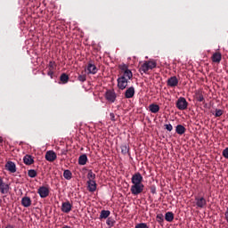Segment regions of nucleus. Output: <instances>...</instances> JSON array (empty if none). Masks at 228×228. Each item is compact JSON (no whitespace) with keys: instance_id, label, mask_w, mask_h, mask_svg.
<instances>
[{"instance_id":"1","label":"nucleus","mask_w":228,"mask_h":228,"mask_svg":"<svg viewBox=\"0 0 228 228\" xmlns=\"http://www.w3.org/2000/svg\"><path fill=\"white\" fill-rule=\"evenodd\" d=\"M158 63H156V61H146L141 66L142 72H144V74H147L149 70H152V69H156Z\"/></svg>"},{"instance_id":"2","label":"nucleus","mask_w":228,"mask_h":228,"mask_svg":"<svg viewBox=\"0 0 228 228\" xmlns=\"http://www.w3.org/2000/svg\"><path fill=\"white\" fill-rule=\"evenodd\" d=\"M143 188H145L143 183H134L131 186L130 191L132 195H140L143 192Z\"/></svg>"},{"instance_id":"3","label":"nucleus","mask_w":228,"mask_h":228,"mask_svg":"<svg viewBox=\"0 0 228 228\" xmlns=\"http://www.w3.org/2000/svg\"><path fill=\"white\" fill-rule=\"evenodd\" d=\"M176 108L181 111H183L184 110H188V102L186 101V98L180 97L176 101Z\"/></svg>"},{"instance_id":"4","label":"nucleus","mask_w":228,"mask_h":228,"mask_svg":"<svg viewBox=\"0 0 228 228\" xmlns=\"http://www.w3.org/2000/svg\"><path fill=\"white\" fill-rule=\"evenodd\" d=\"M0 193L6 195L10 193V184L5 183L3 178L0 176Z\"/></svg>"},{"instance_id":"5","label":"nucleus","mask_w":228,"mask_h":228,"mask_svg":"<svg viewBox=\"0 0 228 228\" xmlns=\"http://www.w3.org/2000/svg\"><path fill=\"white\" fill-rule=\"evenodd\" d=\"M127 83H129L127 78L119 77L118 78V88H119V90H126V88H127Z\"/></svg>"},{"instance_id":"6","label":"nucleus","mask_w":228,"mask_h":228,"mask_svg":"<svg viewBox=\"0 0 228 228\" xmlns=\"http://www.w3.org/2000/svg\"><path fill=\"white\" fill-rule=\"evenodd\" d=\"M105 97L109 102H115L117 100V94L113 90H108L105 94Z\"/></svg>"},{"instance_id":"7","label":"nucleus","mask_w":228,"mask_h":228,"mask_svg":"<svg viewBox=\"0 0 228 228\" xmlns=\"http://www.w3.org/2000/svg\"><path fill=\"white\" fill-rule=\"evenodd\" d=\"M143 183V176H142V174L140 173H135L132 176V183L133 184H142Z\"/></svg>"},{"instance_id":"8","label":"nucleus","mask_w":228,"mask_h":228,"mask_svg":"<svg viewBox=\"0 0 228 228\" xmlns=\"http://www.w3.org/2000/svg\"><path fill=\"white\" fill-rule=\"evenodd\" d=\"M167 86H170V88H175L177 85H179V79H177V77H170L167 81Z\"/></svg>"},{"instance_id":"9","label":"nucleus","mask_w":228,"mask_h":228,"mask_svg":"<svg viewBox=\"0 0 228 228\" xmlns=\"http://www.w3.org/2000/svg\"><path fill=\"white\" fill-rule=\"evenodd\" d=\"M37 193L39 194V197H41V199H45L49 197V188L45 186H41L39 187Z\"/></svg>"},{"instance_id":"10","label":"nucleus","mask_w":228,"mask_h":228,"mask_svg":"<svg viewBox=\"0 0 228 228\" xmlns=\"http://www.w3.org/2000/svg\"><path fill=\"white\" fill-rule=\"evenodd\" d=\"M195 200H196V206L198 208H200L201 209L206 208V206H208V201L206 200V199H204V197L199 198L198 196H196Z\"/></svg>"},{"instance_id":"11","label":"nucleus","mask_w":228,"mask_h":228,"mask_svg":"<svg viewBox=\"0 0 228 228\" xmlns=\"http://www.w3.org/2000/svg\"><path fill=\"white\" fill-rule=\"evenodd\" d=\"M5 170H8L11 174H15V172H17V166L15 165V162L8 161L5 164Z\"/></svg>"},{"instance_id":"12","label":"nucleus","mask_w":228,"mask_h":228,"mask_svg":"<svg viewBox=\"0 0 228 228\" xmlns=\"http://www.w3.org/2000/svg\"><path fill=\"white\" fill-rule=\"evenodd\" d=\"M57 156H56V152L53 151H48L45 153V159L46 161H50V163H53V161H54L56 159Z\"/></svg>"},{"instance_id":"13","label":"nucleus","mask_w":228,"mask_h":228,"mask_svg":"<svg viewBox=\"0 0 228 228\" xmlns=\"http://www.w3.org/2000/svg\"><path fill=\"white\" fill-rule=\"evenodd\" d=\"M61 211L62 213H69L72 211V204H70V201H65L62 203Z\"/></svg>"},{"instance_id":"14","label":"nucleus","mask_w":228,"mask_h":228,"mask_svg":"<svg viewBox=\"0 0 228 228\" xmlns=\"http://www.w3.org/2000/svg\"><path fill=\"white\" fill-rule=\"evenodd\" d=\"M126 99H133L134 97V87L131 86L125 92Z\"/></svg>"},{"instance_id":"15","label":"nucleus","mask_w":228,"mask_h":228,"mask_svg":"<svg viewBox=\"0 0 228 228\" xmlns=\"http://www.w3.org/2000/svg\"><path fill=\"white\" fill-rule=\"evenodd\" d=\"M23 162L25 165H33V163H35V159H33V156L31 155H25L23 157Z\"/></svg>"},{"instance_id":"16","label":"nucleus","mask_w":228,"mask_h":228,"mask_svg":"<svg viewBox=\"0 0 228 228\" xmlns=\"http://www.w3.org/2000/svg\"><path fill=\"white\" fill-rule=\"evenodd\" d=\"M21 206L23 208H29L31 206V198L25 196L21 199Z\"/></svg>"},{"instance_id":"17","label":"nucleus","mask_w":228,"mask_h":228,"mask_svg":"<svg viewBox=\"0 0 228 228\" xmlns=\"http://www.w3.org/2000/svg\"><path fill=\"white\" fill-rule=\"evenodd\" d=\"M212 61L214 63H220L222 61V53L220 52H216L212 55Z\"/></svg>"},{"instance_id":"18","label":"nucleus","mask_w":228,"mask_h":228,"mask_svg":"<svg viewBox=\"0 0 228 228\" xmlns=\"http://www.w3.org/2000/svg\"><path fill=\"white\" fill-rule=\"evenodd\" d=\"M88 191L94 192L97 190V183L95 181H87Z\"/></svg>"},{"instance_id":"19","label":"nucleus","mask_w":228,"mask_h":228,"mask_svg":"<svg viewBox=\"0 0 228 228\" xmlns=\"http://www.w3.org/2000/svg\"><path fill=\"white\" fill-rule=\"evenodd\" d=\"M121 77H125V79L129 81V79H133V72L131 69H126V71H123V73H121Z\"/></svg>"},{"instance_id":"20","label":"nucleus","mask_w":228,"mask_h":228,"mask_svg":"<svg viewBox=\"0 0 228 228\" xmlns=\"http://www.w3.org/2000/svg\"><path fill=\"white\" fill-rule=\"evenodd\" d=\"M110 215H111V212L110 210H102L100 213V220H106V218L110 217Z\"/></svg>"},{"instance_id":"21","label":"nucleus","mask_w":228,"mask_h":228,"mask_svg":"<svg viewBox=\"0 0 228 228\" xmlns=\"http://www.w3.org/2000/svg\"><path fill=\"white\" fill-rule=\"evenodd\" d=\"M87 70L89 74H97V67L94 64H92L91 62L87 65Z\"/></svg>"},{"instance_id":"22","label":"nucleus","mask_w":228,"mask_h":228,"mask_svg":"<svg viewBox=\"0 0 228 228\" xmlns=\"http://www.w3.org/2000/svg\"><path fill=\"white\" fill-rule=\"evenodd\" d=\"M149 110L151 113H159V105L151 103L149 105Z\"/></svg>"},{"instance_id":"23","label":"nucleus","mask_w":228,"mask_h":228,"mask_svg":"<svg viewBox=\"0 0 228 228\" xmlns=\"http://www.w3.org/2000/svg\"><path fill=\"white\" fill-rule=\"evenodd\" d=\"M88 161V157L86 156V154H83V155H80L79 158H78V165H86Z\"/></svg>"},{"instance_id":"24","label":"nucleus","mask_w":228,"mask_h":228,"mask_svg":"<svg viewBox=\"0 0 228 228\" xmlns=\"http://www.w3.org/2000/svg\"><path fill=\"white\" fill-rule=\"evenodd\" d=\"M175 133H177V134H184V133H186V128L183 125H177L175 127Z\"/></svg>"},{"instance_id":"25","label":"nucleus","mask_w":228,"mask_h":228,"mask_svg":"<svg viewBox=\"0 0 228 228\" xmlns=\"http://www.w3.org/2000/svg\"><path fill=\"white\" fill-rule=\"evenodd\" d=\"M196 101H198V102H203V104L206 103V99H204V94H202L201 92L196 93Z\"/></svg>"},{"instance_id":"26","label":"nucleus","mask_w":228,"mask_h":228,"mask_svg":"<svg viewBox=\"0 0 228 228\" xmlns=\"http://www.w3.org/2000/svg\"><path fill=\"white\" fill-rule=\"evenodd\" d=\"M63 177L67 181H70V179H72V172H70V170H69V169L64 170Z\"/></svg>"},{"instance_id":"27","label":"nucleus","mask_w":228,"mask_h":228,"mask_svg":"<svg viewBox=\"0 0 228 228\" xmlns=\"http://www.w3.org/2000/svg\"><path fill=\"white\" fill-rule=\"evenodd\" d=\"M166 222H174V212H167L165 215Z\"/></svg>"},{"instance_id":"28","label":"nucleus","mask_w":228,"mask_h":228,"mask_svg":"<svg viewBox=\"0 0 228 228\" xmlns=\"http://www.w3.org/2000/svg\"><path fill=\"white\" fill-rule=\"evenodd\" d=\"M121 153L126 156V154H129V145L127 144H123L121 146Z\"/></svg>"},{"instance_id":"29","label":"nucleus","mask_w":228,"mask_h":228,"mask_svg":"<svg viewBox=\"0 0 228 228\" xmlns=\"http://www.w3.org/2000/svg\"><path fill=\"white\" fill-rule=\"evenodd\" d=\"M60 79H61V83H63L65 85L66 83H69V75H67L66 73H62L61 75Z\"/></svg>"},{"instance_id":"30","label":"nucleus","mask_w":228,"mask_h":228,"mask_svg":"<svg viewBox=\"0 0 228 228\" xmlns=\"http://www.w3.org/2000/svg\"><path fill=\"white\" fill-rule=\"evenodd\" d=\"M87 179L88 181H95V174L92 170L88 171Z\"/></svg>"},{"instance_id":"31","label":"nucleus","mask_w":228,"mask_h":228,"mask_svg":"<svg viewBox=\"0 0 228 228\" xmlns=\"http://www.w3.org/2000/svg\"><path fill=\"white\" fill-rule=\"evenodd\" d=\"M156 220L159 224H163L165 222V217L163 214H158L156 216Z\"/></svg>"},{"instance_id":"32","label":"nucleus","mask_w":228,"mask_h":228,"mask_svg":"<svg viewBox=\"0 0 228 228\" xmlns=\"http://www.w3.org/2000/svg\"><path fill=\"white\" fill-rule=\"evenodd\" d=\"M77 79L81 83H85V81H86V74L85 72H82V74L78 75Z\"/></svg>"},{"instance_id":"33","label":"nucleus","mask_w":228,"mask_h":228,"mask_svg":"<svg viewBox=\"0 0 228 228\" xmlns=\"http://www.w3.org/2000/svg\"><path fill=\"white\" fill-rule=\"evenodd\" d=\"M106 224L109 227H113L115 225V220L112 217H108Z\"/></svg>"},{"instance_id":"34","label":"nucleus","mask_w":228,"mask_h":228,"mask_svg":"<svg viewBox=\"0 0 228 228\" xmlns=\"http://www.w3.org/2000/svg\"><path fill=\"white\" fill-rule=\"evenodd\" d=\"M118 69L121 70V74L123 72H126V70H129V67L126 64H121L118 66Z\"/></svg>"},{"instance_id":"35","label":"nucleus","mask_w":228,"mask_h":228,"mask_svg":"<svg viewBox=\"0 0 228 228\" xmlns=\"http://www.w3.org/2000/svg\"><path fill=\"white\" fill-rule=\"evenodd\" d=\"M28 177L34 178V177H37V173L36 170L30 169V170L28 171Z\"/></svg>"},{"instance_id":"36","label":"nucleus","mask_w":228,"mask_h":228,"mask_svg":"<svg viewBox=\"0 0 228 228\" xmlns=\"http://www.w3.org/2000/svg\"><path fill=\"white\" fill-rule=\"evenodd\" d=\"M224 115V110L220 109L216 110L215 117H222Z\"/></svg>"},{"instance_id":"37","label":"nucleus","mask_w":228,"mask_h":228,"mask_svg":"<svg viewBox=\"0 0 228 228\" xmlns=\"http://www.w3.org/2000/svg\"><path fill=\"white\" fill-rule=\"evenodd\" d=\"M135 228H149V226L145 223H141V224H137L135 225Z\"/></svg>"},{"instance_id":"38","label":"nucleus","mask_w":228,"mask_h":228,"mask_svg":"<svg viewBox=\"0 0 228 228\" xmlns=\"http://www.w3.org/2000/svg\"><path fill=\"white\" fill-rule=\"evenodd\" d=\"M165 129H167V131H172V129H174V126H172V124H167L164 125Z\"/></svg>"},{"instance_id":"39","label":"nucleus","mask_w":228,"mask_h":228,"mask_svg":"<svg viewBox=\"0 0 228 228\" xmlns=\"http://www.w3.org/2000/svg\"><path fill=\"white\" fill-rule=\"evenodd\" d=\"M223 156H224V158H225V159H228V148H225L223 151Z\"/></svg>"},{"instance_id":"40","label":"nucleus","mask_w":228,"mask_h":228,"mask_svg":"<svg viewBox=\"0 0 228 228\" xmlns=\"http://www.w3.org/2000/svg\"><path fill=\"white\" fill-rule=\"evenodd\" d=\"M59 156H67V150L66 149L61 150L59 152Z\"/></svg>"},{"instance_id":"41","label":"nucleus","mask_w":228,"mask_h":228,"mask_svg":"<svg viewBox=\"0 0 228 228\" xmlns=\"http://www.w3.org/2000/svg\"><path fill=\"white\" fill-rule=\"evenodd\" d=\"M54 69H48V76L53 79V76H54Z\"/></svg>"},{"instance_id":"42","label":"nucleus","mask_w":228,"mask_h":228,"mask_svg":"<svg viewBox=\"0 0 228 228\" xmlns=\"http://www.w3.org/2000/svg\"><path fill=\"white\" fill-rule=\"evenodd\" d=\"M48 70H54V62L50 61L49 62V69Z\"/></svg>"},{"instance_id":"43","label":"nucleus","mask_w":228,"mask_h":228,"mask_svg":"<svg viewBox=\"0 0 228 228\" xmlns=\"http://www.w3.org/2000/svg\"><path fill=\"white\" fill-rule=\"evenodd\" d=\"M110 120H112V122H115L117 119L115 118V114L113 112H111L110 114Z\"/></svg>"},{"instance_id":"44","label":"nucleus","mask_w":228,"mask_h":228,"mask_svg":"<svg viewBox=\"0 0 228 228\" xmlns=\"http://www.w3.org/2000/svg\"><path fill=\"white\" fill-rule=\"evenodd\" d=\"M224 217H225V220H226V222L228 224V208H226V211L224 213Z\"/></svg>"},{"instance_id":"45","label":"nucleus","mask_w":228,"mask_h":228,"mask_svg":"<svg viewBox=\"0 0 228 228\" xmlns=\"http://www.w3.org/2000/svg\"><path fill=\"white\" fill-rule=\"evenodd\" d=\"M0 143H3V137L0 136Z\"/></svg>"}]
</instances>
